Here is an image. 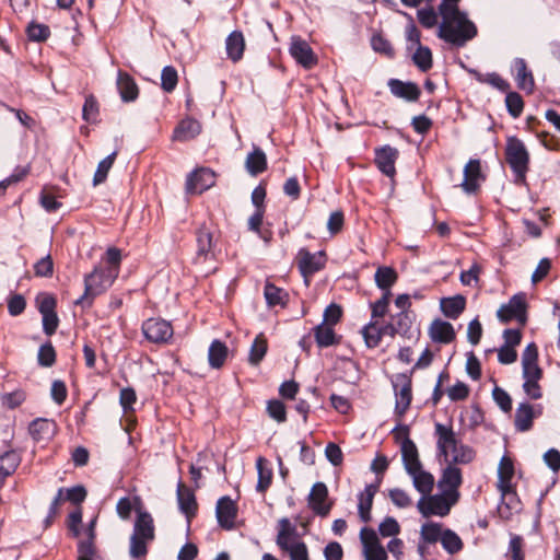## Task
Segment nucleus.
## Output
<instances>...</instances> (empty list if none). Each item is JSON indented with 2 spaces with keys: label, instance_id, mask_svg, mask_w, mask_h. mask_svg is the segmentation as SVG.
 <instances>
[{
  "label": "nucleus",
  "instance_id": "nucleus-53",
  "mask_svg": "<svg viewBox=\"0 0 560 560\" xmlns=\"http://www.w3.org/2000/svg\"><path fill=\"white\" fill-rule=\"evenodd\" d=\"M388 497L394 505L399 509H407L412 505L410 495L400 488H394L388 491Z\"/></svg>",
  "mask_w": 560,
  "mask_h": 560
},
{
  "label": "nucleus",
  "instance_id": "nucleus-52",
  "mask_svg": "<svg viewBox=\"0 0 560 560\" xmlns=\"http://www.w3.org/2000/svg\"><path fill=\"white\" fill-rule=\"evenodd\" d=\"M505 105L509 114L517 118L523 113L524 102L522 96L516 92H508L505 96Z\"/></svg>",
  "mask_w": 560,
  "mask_h": 560
},
{
  "label": "nucleus",
  "instance_id": "nucleus-29",
  "mask_svg": "<svg viewBox=\"0 0 560 560\" xmlns=\"http://www.w3.org/2000/svg\"><path fill=\"white\" fill-rule=\"evenodd\" d=\"M245 49V38L241 31H233L225 39V50L228 58L237 62L243 58Z\"/></svg>",
  "mask_w": 560,
  "mask_h": 560
},
{
  "label": "nucleus",
  "instance_id": "nucleus-39",
  "mask_svg": "<svg viewBox=\"0 0 560 560\" xmlns=\"http://www.w3.org/2000/svg\"><path fill=\"white\" fill-rule=\"evenodd\" d=\"M256 468L258 471V481L256 489L258 492H265L272 481V469L269 463L264 457H258L256 460Z\"/></svg>",
  "mask_w": 560,
  "mask_h": 560
},
{
  "label": "nucleus",
  "instance_id": "nucleus-34",
  "mask_svg": "<svg viewBox=\"0 0 560 560\" xmlns=\"http://www.w3.org/2000/svg\"><path fill=\"white\" fill-rule=\"evenodd\" d=\"M177 500L179 510L186 515L188 520L195 516L197 511L196 498L194 493L183 483H178Z\"/></svg>",
  "mask_w": 560,
  "mask_h": 560
},
{
  "label": "nucleus",
  "instance_id": "nucleus-31",
  "mask_svg": "<svg viewBox=\"0 0 560 560\" xmlns=\"http://www.w3.org/2000/svg\"><path fill=\"white\" fill-rule=\"evenodd\" d=\"M117 88L124 102H133L139 94L138 85L135 80L124 71H119L117 75Z\"/></svg>",
  "mask_w": 560,
  "mask_h": 560
},
{
  "label": "nucleus",
  "instance_id": "nucleus-64",
  "mask_svg": "<svg viewBox=\"0 0 560 560\" xmlns=\"http://www.w3.org/2000/svg\"><path fill=\"white\" fill-rule=\"evenodd\" d=\"M524 539L520 535H511L509 544V552L511 553L512 560H524Z\"/></svg>",
  "mask_w": 560,
  "mask_h": 560
},
{
  "label": "nucleus",
  "instance_id": "nucleus-43",
  "mask_svg": "<svg viewBox=\"0 0 560 560\" xmlns=\"http://www.w3.org/2000/svg\"><path fill=\"white\" fill-rule=\"evenodd\" d=\"M21 458L14 451L5 452L0 456V477L5 478L12 475L20 465Z\"/></svg>",
  "mask_w": 560,
  "mask_h": 560
},
{
  "label": "nucleus",
  "instance_id": "nucleus-60",
  "mask_svg": "<svg viewBox=\"0 0 560 560\" xmlns=\"http://www.w3.org/2000/svg\"><path fill=\"white\" fill-rule=\"evenodd\" d=\"M83 119L89 122H95L98 115V104L96 98L93 95H90L85 98L83 109H82Z\"/></svg>",
  "mask_w": 560,
  "mask_h": 560
},
{
  "label": "nucleus",
  "instance_id": "nucleus-55",
  "mask_svg": "<svg viewBox=\"0 0 560 560\" xmlns=\"http://www.w3.org/2000/svg\"><path fill=\"white\" fill-rule=\"evenodd\" d=\"M120 261H121L120 250L116 247H109L106 252L105 265L103 264V266L105 267V269H107V271H112L113 269H115L116 277H118L119 270H120Z\"/></svg>",
  "mask_w": 560,
  "mask_h": 560
},
{
  "label": "nucleus",
  "instance_id": "nucleus-61",
  "mask_svg": "<svg viewBox=\"0 0 560 560\" xmlns=\"http://www.w3.org/2000/svg\"><path fill=\"white\" fill-rule=\"evenodd\" d=\"M417 16L420 24L425 28H432L438 24V14L432 7L418 10Z\"/></svg>",
  "mask_w": 560,
  "mask_h": 560
},
{
  "label": "nucleus",
  "instance_id": "nucleus-21",
  "mask_svg": "<svg viewBox=\"0 0 560 560\" xmlns=\"http://www.w3.org/2000/svg\"><path fill=\"white\" fill-rule=\"evenodd\" d=\"M399 152L396 148L384 145L375 150V164L378 170L388 177H394L396 174L395 163L398 159Z\"/></svg>",
  "mask_w": 560,
  "mask_h": 560
},
{
  "label": "nucleus",
  "instance_id": "nucleus-14",
  "mask_svg": "<svg viewBox=\"0 0 560 560\" xmlns=\"http://www.w3.org/2000/svg\"><path fill=\"white\" fill-rule=\"evenodd\" d=\"M308 506L319 516H327L332 508V502L328 498V488L324 482L313 485L307 498Z\"/></svg>",
  "mask_w": 560,
  "mask_h": 560
},
{
  "label": "nucleus",
  "instance_id": "nucleus-32",
  "mask_svg": "<svg viewBox=\"0 0 560 560\" xmlns=\"http://www.w3.org/2000/svg\"><path fill=\"white\" fill-rule=\"evenodd\" d=\"M513 71L515 72L517 86L521 90L530 92L534 89V77L523 58H516L513 61Z\"/></svg>",
  "mask_w": 560,
  "mask_h": 560
},
{
  "label": "nucleus",
  "instance_id": "nucleus-45",
  "mask_svg": "<svg viewBox=\"0 0 560 560\" xmlns=\"http://www.w3.org/2000/svg\"><path fill=\"white\" fill-rule=\"evenodd\" d=\"M440 541L443 548L451 555L457 553L463 549L460 537L451 529L443 530Z\"/></svg>",
  "mask_w": 560,
  "mask_h": 560
},
{
  "label": "nucleus",
  "instance_id": "nucleus-57",
  "mask_svg": "<svg viewBox=\"0 0 560 560\" xmlns=\"http://www.w3.org/2000/svg\"><path fill=\"white\" fill-rule=\"evenodd\" d=\"M390 292H384L382 298L374 303H371V311H372V319L371 320H377V318H382L387 313V308L389 305V296Z\"/></svg>",
  "mask_w": 560,
  "mask_h": 560
},
{
  "label": "nucleus",
  "instance_id": "nucleus-48",
  "mask_svg": "<svg viewBox=\"0 0 560 560\" xmlns=\"http://www.w3.org/2000/svg\"><path fill=\"white\" fill-rule=\"evenodd\" d=\"M442 534V526L439 523L428 522L421 526L420 537L424 542L434 544L441 540Z\"/></svg>",
  "mask_w": 560,
  "mask_h": 560
},
{
  "label": "nucleus",
  "instance_id": "nucleus-7",
  "mask_svg": "<svg viewBox=\"0 0 560 560\" xmlns=\"http://www.w3.org/2000/svg\"><path fill=\"white\" fill-rule=\"evenodd\" d=\"M458 499H453L451 494L447 492H442L439 494H428L425 497H421L418 501L417 508L419 512L424 517H429L431 515L436 516H446L452 506L456 504Z\"/></svg>",
  "mask_w": 560,
  "mask_h": 560
},
{
  "label": "nucleus",
  "instance_id": "nucleus-36",
  "mask_svg": "<svg viewBox=\"0 0 560 560\" xmlns=\"http://www.w3.org/2000/svg\"><path fill=\"white\" fill-rule=\"evenodd\" d=\"M466 300L462 295L445 298L441 301L443 314L451 319H456L464 312Z\"/></svg>",
  "mask_w": 560,
  "mask_h": 560
},
{
  "label": "nucleus",
  "instance_id": "nucleus-27",
  "mask_svg": "<svg viewBox=\"0 0 560 560\" xmlns=\"http://www.w3.org/2000/svg\"><path fill=\"white\" fill-rule=\"evenodd\" d=\"M201 132V125L192 118L183 119L173 132V140L185 142L194 139Z\"/></svg>",
  "mask_w": 560,
  "mask_h": 560
},
{
  "label": "nucleus",
  "instance_id": "nucleus-50",
  "mask_svg": "<svg viewBox=\"0 0 560 560\" xmlns=\"http://www.w3.org/2000/svg\"><path fill=\"white\" fill-rule=\"evenodd\" d=\"M26 34L30 40L45 42L50 36V30L45 24L31 22L26 27Z\"/></svg>",
  "mask_w": 560,
  "mask_h": 560
},
{
  "label": "nucleus",
  "instance_id": "nucleus-3",
  "mask_svg": "<svg viewBox=\"0 0 560 560\" xmlns=\"http://www.w3.org/2000/svg\"><path fill=\"white\" fill-rule=\"evenodd\" d=\"M155 538L153 517L147 511L137 510V518L133 532L130 536L129 556L135 559H144L148 553V545Z\"/></svg>",
  "mask_w": 560,
  "mask_h": 560
},
{
  "label": "nucleus",
  "instance_id": "nucleus-16",
  "mask_svg": "<svg viewBox=\"0 0 560 560\" xmlns=\"http://www.w3.org/2000/svg\"><path fill=\"white\" fill-rule=\"evenodd\" d=\"M463 482L462 470L455 465L447 464L442 470L438 487L442 492H447L453 499H459L458 488Z\"/></svg>",
  "mask_w": 560,
  "mask_h": 560
},
{
  "label": "nucleus",
  "instance_id": "nucleus-44",
  "mask_svg": "<svg viewBox=\"0 0 560 560\" xmlns=\"http://www.w3.org/2000/svg\"><path fill=\"white\" fill-rule=\"evenodd\" d=\"M264 295L269 306H284L288 294L272 283H266Z\"/></svg>",
  "mask_w": 560,
  "mask_h": 560
},
{
  "label": "nucleus",
  "instance_id": "nucleus-35",
  "mask_svg": "<svg viewBox=\"0 0 560 560\" xmlns=\"http://www.w3.org/2000/svg\"><path fill=\"white\" fill-rule=\"evenodd\" d=\"M245 166L247 172L253 176L262 173L267 168L265 152L260 148L254 147L253 151L248 153L246 158Z\"/></svg>",
  "mask_w": 560,
  "mask_h": 560
},
{
  "label": "nucleus",
  "instance_id": "nucleus-59",
  "mask_svg": "<svg viewBox=\"0 0 560 560\" xmlns=\"http://www.w3.org/2000/svg\"><path fill=\"white\" fill-rule=\"evenodd\" d=\"M393 323L395 324L396 330H398V335L405 336L409 331L412 325V316L410 312H399L397 315L393 317Z\"/></svg>",
  "mask_w": 560,
  "mask_h": 560
},
{
  "label": "nucleus",
  "instance_id": "nucleus-24",
  "mask_svg": "<svg viewBox=\"0 0 560 560\" xmlns=\"http://www.w3.org/2000/svg\"><path fill=\"white\" fill-rule=\"evenodd\" d=\"M388 88L393 95L404 98L408 102H416L419 100L421 91L413 82H404L398 79H390Z\"/></svg>",
  "mask_w": 560,
  "mask_h": 560
},
{
  "label": "nucleus",
  "instance_id": "nucleus-8",
  "mask_svg": "<svg viewBox=\"0 0 560 560\" xmlns=\"http://www.w3.org/2000/svg\"><path fill=\"white\" fill-rule=\"evenodd\" d=\"M276 542L281 550L289 553L290 559L292 558L295 548L303 547L304 550L307 549V546L299 536L296 526L287 517H283L278 522Z\"/></svg>",
  "mask_w": 560,
  "mask_h": 560
},
{
  "label": "nucleus",
  "instance_id": "nucleus-22",
  "mask_svg": "<svg viewBox=\"0 0 560 560\" xmlns=\"http://www.w3.org/2000/svg\"><path fill=\"white\" fill-rule=\"evenodd\" d=\"M541 415V407L535 408L528 402H522L518 405L515 411L514 425L520 432L529 431L533 427L534 418Z\"/></svg>",
  "mask_w": 560,
  "mask_h": 560
},
{
  "label": "nucleus",
  "instance_id": "nucleus-18",
  "mask_svg": "<svg viewBox=\"0 0 560 560\" xmlns=\"http://www.w3.org/2000/svg\"><path fill=\"white\" fill-rule=\"evenodd\" d=\"M522 369L524 380H540L542 371L538 365V349L534 342L526 346L522 354Z\"/></svg>",
  "mask_w": 560,
  "mask_h": 560
},
{
  "label": "nucleus",
  "instance_id": "nucleus-1",
  "mask_svg": "<svg viewBox=\"0 0 560 560\" xmlns=\"http://www.w3.org/2000/svg\"><path fill=\"white\" fill-rule=\"evenodd\" d=\"M438 10L442 18L438 36L444 42L456 47H463L477 35L475 23L468 19L466 12L459 10L458 4H455L453 13H447L442 8H438Z\"/></svg>",
  "mask_w": 560,
  "mask_h": 560
},
{
  "label": "nucleus",
  "instance_id": "nucleus-37",
  "mask_svg": "<svg viewBox=\"0 0 560 560\" xmlns=\"http://www.w3.org/2000/svg\"><path fill=\"white\" fill-rule=\"evenodd\" d=\"M314 336L319 348H327L339 342L335 329L330 325L319 324L314 328Z\"/></svg>",
  "mask_w": 560,
  "mask_h": 560
},
{
  "label": "nucleus",
  "instance_id": "nucleus-63",
  "mask_svg": "<svg viewBox=\"0 0 560 560\" xmlns=\"http://www.w3.org/2000/svg\"><path fill=\"white\" fill-rule=\"evenodd\" d=\"M34 272L37 277H51L54 272V262L50 255L39 259L34 265Z\"/></svg>",
  "mask_w": 560,
  "mask_h": 560
},
{
  "label": "nucleus",
  "instance_id": "nucleus-9",
  "mask_svg": "<svg viewBox=\"0 0 560 560\" xmlns=\"http://www.w3.org/2000/svg\"><path fill=\"white\" fill-rule=\"evenodd\" d=\"M395 392V412L402 417L408 410L412 400L411 377L405 373L397 374L393 381Z\"/></svg>",
  "mask_w": 560,
  "mask_h": 560
},
{
  "label": "nucleus",
  "instance_id": "nucleus-41",
  "mask_svg": "<svg viewBox=\"0 0 560 560\" xmlns=\"http://www.w3.org/2000/svg\"><path fill=\"white\" fill-rule=\"evenodd\" d=\"M374 278L381 290L390 292V288L397 281V272L392 267H378Z\"/></svg>",
  "mask_w": 560,
  "mask_h": 560
},
{
  "label": "nucleus",
  "instance_id": "nucleus-23",
  "mask_svg": "<svg viewBox=\"0 0 560 560\" xmlns=\"http://www.w3.org/2000/svg\"><path fill=\"white\" fill-rule=\"evenodd\" d=\"M483 179V175L481 173V164L479 160L471 159L464 167V180L462 183V188L467 194L475 192L480 185V180Z\"/></svg>",
  "mask_w": 560,
  "mask_h": 560
},
{
  "label": "nucleus",
  "instance_id": "nucleus-26",
  "mask_svg": "<svg viewBox=\"0 0 560 560\" xmlns=\"http://www.w3.org/2000/svg\"><path fill=\"white\" fill-rule=\"evenodd\" d=\"M429 335L435 342L450 343L455 339V331L451 323L435 319L431 323Z\"/></svg>",
  "mask_w": 560,
  "mask_h": 560
},
{
  "label": "nucleus",
  "instance_id": "nucleus-2",
  "mask_svg": "<svg viewBox=\"0 0 560 560\" xmlns=\"http://www.w3.org/2000/svg\"><path fill=\"white\" fill-rule=\"evenodd\" d=\"M434 430L438 438L439 454L444 457L447 464L457 466L466 465L474 460L476 456L475 451L458 441L452 427L435 423Z\"/></svg>",
  "mask_w": 560,
  "mask_h": 560
},
{
  "label": "nucleus",
  "instance_id": "nucleus-62",
  "mask_svg": "<svg viewBox=\"0 0 560 560\" xmlns=\"http://www.w3.org/2000/svg\"><path fill=\"white\" fill-rule=\"evenodd\" d=\"M492 396L497 405L504 412H510L512 410V399L503 388L495 386L492 390Z\"/></svg>",
  "mask_w": 560,
  "mask_h": 560
},
{
  "label": "nucleus",
  "instance_id": "nucleus-19",
  "mask_svg": "<svg viewBox=\"0 0 560 560\" xmlns=\"http://www.w3.org/2000/svg\"><path fill=\"white\" fill-rule=\"evenodd\" d=\"M513 476V462L508 456H503L498 467V489L503 498L515 497V491L512 486Z\"/></svg>",
  "mask_w": 560,
  "mask_h": 560
},
{
  "label": "nucleus",
  "instance_id": "nucleus-54",
  "mask_svg": "<svg viewBox=\"0 0 560 560\" xmlns=\"http://www.w3.org/2000/svg\"><path fill=\"white\" fill-rule=\"evenodd\" d=\"M267 412L270 418L281 423L287 420L285 406L278 399L269 400L267 404Z\"/></svg>",
  "mask_w": 560,
  "mask_h": 560
},
{
  "label": "nucleus",
  "instance_id": "nucleus-56",
  "mask_svg": "<svg viewBox=\"0 0 560 560\" xmlns=\"http://www.w3.org/2000/svg\"><path fill=\"white\" fill-rule=\"evenodd\" d=\"M26 399V394L22 389H16L12 393H7L1 396V402L9 409H14L21 406Z\"/></svg>",
  "mask_w": 560,
  "mask_h": 560
},
{
  "label": "nucleus",
  "instance_id": "nucleus-10",
  "mask_svg": "<svg viewBox=\"0 0 560 560\" xmlns=\"http://www.w3.org/2000/svg\"><path fill=\"white\" fill-rule=\"evenodd\" d=\"M144 337L153 343H166L173 337V327L163 318H148L142 324Z\"/></svg>",
  "mask_w": 560,
  "mask_h": 560
},
{
  "label": "nucleus",
  "instance_id": "nucleus-5",
  "mask_svg": "<svg viewBox=\"0 0 560 560\" xmlns=\"http://www.w3.org/2000/svg\"><path fill=\"white\" fill-rule=\"evenodd\" d=\"M505 160L515 174L516 183H524L528 171L529 154L523 141L510 137L506 141Z\"/></svg>",
  "mask_w": 560,
  "mask_h": 560
},
{
  "label": "nucleus",
  "instance_id": "nucleus-13",
  "mask_svg": "<svg viewBox=\"0 0 560 560\" xmlns=\"http://www.w3.org/2000/svg\"><path fill=\"white\" fill-rule=\"evenodd\" d=\"M296 262L300 272L307 281L310 276L319 271L325 266V253H311L306 248H301L296 255Z\"/></svg>",
  "mask_w": 560,
  "mask_h": 560
},
{
  "label": "nucleus",
  "instance_id": "nucleus-12",
  "mask_svg": "<svg viewBox=\"0 0 560 560\" xmlns=\"http://www.w3.org/2000/svg\"><path fill=\"white\" fill-rule=\"evenodd\" d=\"M497 316L504 324L516 319L524 325L526 322V300L524 294L513 295L508 304H503L498 310Z\"/></svg>",
  "mask_w": 560,
  "mask_h": 560
},
{
  "label": "nucleus",
  "instance_id": "nucleus-42",
  "mask_svg": "<svg viewBox=\"0 0 560 560\" xmlns=\"http://www.w3.org/2000/svg\"><path fill=\"white\" fill-rule=\"evenodd\" d=\"M268 345L264 334H259L249 350L248 361L252 365H258L267 353Z\"/></svg>",
  "mask_w": 560,
  "mask_h": 560
},
{
  "label": "nucleus",
  "instance_id": "nucleus-11",
  "mask_svg": "<svg viewBox=\"0 0 560 560\" xmlns=\"http://www.w3.org/2000/svg\"><path fill=\"white\" fill-rule=\"evenodd\" d=\"M360 541L365 560H387V551L381 545L374 529L369 527L361 528Z\"/></svg>",
  "mask_w": 560,
  "mask_h": 560
},
{
  "label": "nucleus",
  "instance_id": "nucleus-49",
  "mask_svg": "<svg viewBox=\"0 0 560 560\" xmlns=\"http://www.w3.org/2000/svg\"><path fill=\"white\" fill-rule=\"evenodd\" d=\"M116 156L117 151H114L98 163L93 177V184L95 186L105 182V179L107 178V174L115 162Z\"/></svg>",
  "mask_w": 560,
  "mask_h": 560
},
{
  "label": "nucleus",
  "instance_id": "nucleus-46",
  "mask_svg": "<svg viewBox=\"0 0 560 560\" xmlns=\"http://www.w3.org/2000/svg\"><path fill=\"white\" fill-rule=\"evenodd\" d=\"M362 335L365 345L369 348H376L382 339L381 329L377 320H371L368 325H365L362 329Z\"/></svg>",
  "mask_w": 560,
  "mask_h": 560
},
{
  "label": "nucleus",
  "instance_id": "nucleus-15",
  "mask_svg": "<svg viewBox=\"0 0 560 560\" xmlns=\"http://www.w3.org/2000/svg\"><path fill=\"white\" fill-rule=\"evenodd\" d=\"M289 51L294 60L305 69H311L317 63V57L312 47L300 36L291 38Z\"/></svg>",
  "mask_w": 560,
  "mask_h": 560
},
{
  "label": "nucleus",
  "instance_id": "nucleus-17",
  "mask_svg": "<svg viewBox=\"0 0 560 560\" xmlns=\"http://www.w3.org/2000/svg\"><path fill=\"white\" fill-rule=\"evenodd\" d=\"M215 183V175L210 168H199L190 173L186 180L188 194H201L212 187Z\"/></svg>",
  "mask_w": 560,
  "mask_h": 560
},
{
  "label": "nucleus",
  "instance_id": "nucleus-51",
  "mask_svg": "<svg viewBox=\"0 0 560 560\" xmlns=\"http://www.w3.org/2000/svg\"><path fill=\"white\" fill-rule=\"evenodd\" d=\"M178 82V74L174 67L166 66L163 68L161 73V86L162 89L171 93L175 90Z\"/></svg>",
  "mask_w": 560,
  "mask_h": 560
},
{
  "label": "nucleus",
  "instance_id": "nucleus-33",
  "mask_svg": "<svg viewBox=\"0 0 560 560\" xmlns=\"http://www.w3.org/2000/svg\"><path fill=\"white\" fill-rule=\"evenodd\" d=\"M378 487L376 485H368L359 494L358 512L362 522L368 523L371 520V509L373 499L377 492Z\"/></svg>",
  "mask_w": 560,
  "mask_h": 560
},
{
  "label": "nucleus",
  "instance_id": "nucleus-38",
  "mask_svg": "<svg viewBox=\"0 0 560 560\" xmlns=\"http://www.w3.org/2000/svg\"><path fill=\"white\" fill-rule=\"evenodd\" d=\"M226 357L228 347L225 346V343L218 339H214L211 342L208 351V360L210 366L213 369H220L224 364Z\"/></svg>",
  "mask_w": 560,
  "mask_h": 560
},
{
  "label": "nucleus",
  "instance_id": "nucleus-20",
  "mask_svg": "<svg viewBox=\"0 0 560 560\" xmlns=\"http://www.w3.org/2000/svg\"><path fill=\"white\" fill-rule=\"evenodd\" d=\"M215 514L222 528L232 529L237 516V506L230 497H222L217 503Z\"/></svg>",
  "mask_w": 560,
  "mask_h": 560
},
{
  "label": "nucleus",
  "instance_id": "nucleus-58",
  "mask_svg": "<svg viewBox=\"0 0 560 560\" xmlns=\"http://www.w3.org/2000/svg\"><path fill=\"white\" fill-rule=\"evenodd\" d=\"M38 363L42 366H51L56 361V351L50 342L42 345L38 350Z\"/></svg>",
  "mask_w": 560,
  "mask_h": 560
},
{
  "label": "nucleus",
  "instance_id": "nucleus-40",
  "mask_svg": "<svg viewBox=\"0 0 560 560\" xmlns=\"http://www.w3.org/2000/svg\"><path fill=\"white\" fill-rule=\"evenodd\" d=\"M470 73L478 82L487 83L501 92H508L510 89V83L497 72L483 74L477 70H471Z\"/></svg>",
  "mask_w": 560,
  "mask_h": 560
},
{
  "label": "nucleus",
  "instance_id": "nucleus-25",
  "mask_svg": "<svg viewBox=\"0 0 560 560\" xmlns=\"http://www.w3.org/2000/svg\"><path fill=\"white\" fill-rule=\"evenodd\" d=\"M401 458L407 474H412L415 469L422 466L419 459V453L416 444L406 436L400 445Z\"/></svg>",
  "mask_w": 560,
  "mask_h": 560
},
{
  "label": "nucleus",
  "instance_id": "nucleus-47",
  "mask_svg": "<svg viewBox=\"0 0 560 560\" xmlns=\"http://www.w3.org/2000/svg\"><path fill=\"white\" fill-rule=\"evenodd\" d=\"M412 61L422 72L430 70L432 68V52L430 48L419 45L412 56Z\"/></svg>",
  "mask_w": 560,
  "mask_h": 560
},
{
  "label": "nucleus",
  "instance_id": "nucleus-30",
  "mask_svg": "<svg viewBox=\"0 0 560 560\" xmlns=\"http://www.w3.org/2000/svg\"><path fill=\"white\" fill-rule=\"evenodd\" d=\"M408 475L411 477L412 485L415 489L421 493V497H425L432 492L435 479L433 475L424 470L422 466L415 469L412 474Z\"/></svg>",
  "mask_w": 560,
  "mask_h": 560
},
{
  "label": "nucleus",
  "instance_id": "nucleus-28",
  "mask_svg": "<svg viewBox=\"0 0 560 560\" xmlns=\"http://www.w3.org/2000/svg\"><path fill=\"white\" fill-rule=\"evenodd\" d=\"M56 423L48 419H35L30 424L28 431L35 441H48L56 432Z\"/></svg>",
  "mask_w": 560,
  "mask_h": 560
},
{
  "label": "nucleus",
  "instance_id": "nucleus-6",
  "mask_svg": "<svg viewBox=\"0 0 560 560\" xmlns=\"http://www.w3.org/2000/svg\"><path fill=\"white\" fill-rule=\"evenodd\" d=\"M218 238L207 225H201L196 231V254L194 264L205 266L217 259Z\"/></svg>",
  "mask_w": 560,
  "mask_h": 560
},
{
  "label": "nucleus",
  "instance_id": "nucleus-4",
  "mask_svg": "<svg viewBox=\"0 0 560 560\" xmlns=\"http://www.w3.org/2000/svg\"><path fill=\"white\" fill-rule=\"evenodd\" d=\"M117 279L116 270L107 271L101 262L93 271L84 277V292L74 302L81 307H90L94 299L106 292Z\"/></svg>",
  "mask_w": 560,
  "mask_h": 560
}]
</instances>
